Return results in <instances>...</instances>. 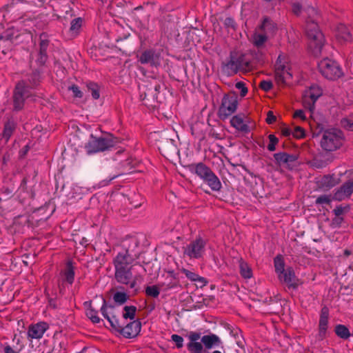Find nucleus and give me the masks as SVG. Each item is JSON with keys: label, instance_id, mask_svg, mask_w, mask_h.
Returning a JSON list of instances; mask_svg holds the SVG:
<instances>
[{"label": "nucleus", "instance_id": "f257e3e1", "mask_svg": "<svg viewBox=\"0 0 353 353\" xmlns=\"http://www.w3.org/2000/svg\"><path fill=\"white\" fill-rule=\"evenodd\" d=\"M292 11L295 14H300L303 11L306 12L310 18L306 21L305 33L308 40V48L314 56H319L321 53L322 48L325 43V38L319 30L317 23L312 19L318 14L317 11L310 6H305L302 10V4L294 2L292 4Z\"/></svg>", "mask_w": 353, "mask_h": 353}, {"label": "nucleus", "instance_id": "f03ea898", "mask_svg": "<svg viewBox=\"0 0 353 353\" xmlns=\"http://www.w3.org/2000/svg\"><path fill=\"white\" fill-rule=\"evenodd\" d=\"M343 142L344 135L341 130L328 129L323 132L320 143L324 150L334 152L341 148Z\"/></svg>", "mask_w": 353, "mask_h": 353}, {"label": "nucleus", "instance_id": "7ed1b4c3", "mask_svg": "<svg viewBox=\"0 0 353 353\" xmlns=\"http://www.w3.org/2000/svg\"><path fill=\"white\" fill-rule=\"evenodd\" d=\"M192 171L203 180L213 191H219L222 187L219 179L211 169L203 163L192 165Z\"/></svg>", "mask_w": 353, "mask_h": 353}, {"label": "nucleus", "instance_id": "20e7f679", "mask_svg": "<svg viewBox=\"0 0 353 353\" xmlns=\"http://www.w3.org/2000/svg\"><path fill=\"white\" fill-rule=\"evenodd\" d=\"M292 77L290 72V61L284 54H280L275 64V80L279 85L288 83V80Z\"/></svg>", "mask_w": 353, "mask_h": 353}, {"label": "nucleus", "instance_id": "39448f33", "mask_svg": "<svg viewBox=\"0 0 353 353\" xmlns=\"http://www.w3.org/2000/svg\"><path fill=\"white\" fill-rule=\"evenodd\" d=\"M319 70L326 79L335 80L343 75L340 65L334 60L325 58L318 63Z\"/></svg>", "mask_w": 353, "mask_h": 353}, {"label": "nucleus", "instance_id": "423d86ee", "mask_svg": "<svg viewBox=\"0 0 353 353\" xmlns=\"http://www.w3.org/2000/svg\"><path fill=\"white\" fill-rule=\"evenodd\" d=\"M238 107L237 96L234 92L224 95L219 109V117L225 119L234 113Z\"/></svg>", "mask_w": 353, "mask_h": 353}, {"label": "nucleus", "instance_id": "0eeeda50", "mask_svg": "<svg viewBox=\"0 0 353 353\" xmlns=\"http://www.w3.org/2000/svg\"><path fill=\"white\" fill-rule=\"evenodd\" d=\"M115 143L116 141L112 138H96L92 136L85 148L88 154H92L108 150Z\"/></svg>", "mask_w": 353, "mask_h": 353}, {"label": "nucleus", "instance_id": "6e6552de", "mask_svg": "<svg viewBox=\"0 0 353 353\" xmlns=\"http://www.w3.org/2000/svg\"><path fill=\"white\" fill-rule=\"evenodd\" d=\"M249 66V61L245 60V56L236 52L231 53L230 61L225 63V68L230 74H235L239 70H246Z\"/></svg>", "mask_w": 353, "mask_h": 353}, {"label": "nucleus", "instance_id": "1a4fd4ad", "mask_svg": "<svg viewBox=\"0 0 353 353\" xmlns=\"http://www.w3.org/2000/svg\"><path fill=\"white\" fill-rule=\"evenodd\" d=\"M321 94L322 90L319 85H312L308 90H305L303 94V104L304 107L310 112H312L314 109L316 101Z\"/></svg>", "mask_w": 353, "mask_h": 353}, {"label": "nucleus", "instance_id": "9d476101", "mask_svg": "<svg viewBox=\"0 0 353 353\" xmlns=\"http://www.w3.org/2000/svg\"><path fill=\"white\" fill-rule=\"evenodd\" d=\"M205 241L201 239L190 243L184 248V254L190 259L201 258L205 251Z\"/></svg>", "mask_w": 353, "mask_h": 353}, {"label": "nucleus", "instance_id": "9b49d317", "mask_svg": "<svg viewBox=\"0 0 353 353\" xmlns=\"http://www.w3.org/2000/svg\"><path fill=\"white\" fill-rule=\"evenodd\" d=\"M134 258L130 251L126 250L119 252L114 258L113 263L115 270H121V269L132 268V263Z\"/></svg>", "mask_w": 353, "mask_h": 353}, {"label": "nucleus", "instance_id": "f8f14e48", "mask_svg": "<svg viewBox=\"0 0 353 353\" xmlns=\"http://www.w3.org/2000/svg\"><path fill=\"white\" fill-rule=\"evenodd\" d=\"M28 87L23 81L19 82L15 88L13 96L14 107L21 110L23 106L24 100L28 97Z\"/></svg>", "mask_w": 353, "mask_h": 353}, {"label": "nucleus", "instance_id": "ddd939ff", "mask_svg": "<svg viewBox=\"0 0 353 353\" xmlns=\"http://www.w3.org/2000/svg\"><path fill=\"white\" fill-rule=\"evenodd\" d=\"M274 26L268 19H265L261 26V29L264 31V34L255 33L252 37V41L255 46L260 48L263 46L268 38V34Z\"/></svg>", "mask_w": 353, "mask_h": 353}, {"label": "nucleus", "instance_id": "4468645a", "mask_svg": "<svg viewBox=\"0 0 353 353\" xmlns=\"http://www.w3.org/2000/svg\"><path fill=\"white\" fill-rule=\"evenodd\" d=\"M49 329V325L44 321H40L29 325L28 329V337L31 339H40L44 333Z\"/></svg>", "mask_w": 353, "mask_h": 353}, {"label": "nucleus", "instance_id": "2eb2a0df", "mask_svg": "<svg viewBox=\"0 0 353 353\" xmlns=\"http://www.w3.org/2000/svg\"><path fill=\"white\" fill-rule=\"evenodd\" d=\"M131 270L132 268H125L121 270H115V279L119 283L129 285L131 288H134L136 286L137 282L132 276Z\"/></svg>", "mask_w": 353, "mask_h": 353}, {"label": "nucleus", "instance_id": "dca6fc26", "mask_svg": "<svg viewBox=\"0 0 353 353\" xmlns=\"http://www.w3.org/2000/svg\"><path fill=\"white\" fill-rule=\"evenodd\" d=\"M278 277L281 282L285 283L290 288L296 289L300 284L293 269L291 268H288L283 273L279 274Z\"/></svg>", "mask_w": 353, "mask_h": 353}, {"label": "nucleus", "instance_id": "f3484780", "mask_svg": "<svg viewBox=\"0 0 353 353\" xmlns=\"http://www.w3.org/2000/svg\"><path fill=\"white\" fill-rule=\"evenodd\" d=\"M189 343L187 344L188 350L192 353H201L203 351L201 333L196 332H190L188 335Z\"/></svg>", "mask_w": 353, "mask_h": 353}, {"label": "nucleus", "instance_id": "a211bd4d", "mask_svg": "<svg viewBox=\"0 0 353 353\" xmlns=\"http://www.w3.org/2000/svg\"><path fill=\"white\" fill-rule=\"evenodd\" d=\"M329 309L323 307L321 309L319 323V338L323 339L327 335L328 329Z\"/></svg>", "mask_w": 353, "mask_h": 353}, {"label": "nucleus", "instance_id": "6ab92c4d", "mask_svg": "<svg viewBox=\"0 0 353 353\" xmlns=\"http://www.w3.org/2000/svg\"><path fill=\"white\" fill-rule=\"evenodd\" d=\"M141 330V323L139 321H133L125 326H122L120 333L125 338H133L138 335Z\"/></svg>", "mask_w": 353, "mask_h": 353}, {"label": "nucleus", "instance_id": "aec40b11", "mask_svg": "<svg viewBox=\"0 0 353 353\" xmlns=\"http://www.w3.org/2000/svg\"><path fill=\"white\" fill-rule=\"evenodd\" d=\"M102 315L109 321L110 325L117 331L120 332L123 323H121L117 317L112 312H108L105 301L103 300V305L101 307Z\"/></svg>", "mask_w": 353, "mask_h": 353}, {"label": "nucleus", "instance_id": "412c9836", "mask_svg": "<svg viewBox=\"0 0 353 353\" xmlns=\"http://www.w3.org/2000/svg\"><path fill=\"white\" fill-rule=\"evenodd\" d=\"M334 36L336 41L341 45L350 41L352 39L348 28L343 24L337 26Z\"/></svg>", "mask_w": 353, "mask_h": 353}, {"label": "nucleus", "instance_id": "4be33fe9", "mask_svg": "<svg viewBox=\"0 0 353 353\" xmlns=\"http://www.w3.org/2000/svg\"><path fill=\"white\" fill-rule=\"evenodd\" d=\"M139 61L141 63H150L152 65L160 64L159 56L152 50L143 52L139 57Z\"/></svg>", "mask_w": 353, "mask_h": 353}, {"label": "nucleus", "instance_id": "5701e85b", "mask_svg": "<svg viewBox=\"0 0 353 353\" xmlns=\"http://www.w3.org/2000/svg\"><path fill=\"white\" fill-rule=\"evenodd\" d=\"M353 193V180L346 182L340 190L335 193V199L339 201L349 197Z\"/></svg>", "mask_w": 353, "mask_h": 353}, {"label": "nucleus", "instance_id": "b1692460", "mask_svg": "<svg viewBox=\"0 0 353 353\" xmlns=\"http://www.w3.org/2000/svg\"><path fill=\"white\" fill-rule=\"evenodd\" d=\"M231 125L239 131L248 132L249 127L244 119V116L242 114H237L234 116L230 120Z\"/></svg>", "mask_w": 353, "mask_h": 353}, {"label": "nucleus", "instance_id": "393cba45", "mask_svg": "<svg viewBox=\"0 0 353 353\" xmlns=\"http://www.w3.org/2000/svg\"><path fill=\"white\" fill-rule=\"evenodd\" d=\"M274 157L278 163L286 165L287 167H290L291 164L294 163L296 160L295 156L285 152L276 153Z\"/></svg>", "mask_w": 353, "mask_h": 353}, {"label": "nucleus", "instance_id": "a878e982", "mask_svg": "<svg viewBox=\"0 0 353 353\" xmlns=\"http://www.w3.org/2000/svg\"><path fill=\"white\" fill-rule=\"evenodd\" d=\"M201 341L207 349H210L221 344L219 337L215 334L205 335L201 337Z\"/></svg>", "mask_w": 353, "mask_h": 353}, {"label": "nucleus", "instance_id": "bb28decb", "mask_svg": "<svg viewBox=\"0 0 353 353\" xmlns=\"http://www.w3.org/2000/svg\"><path fill=\"white\" fill-rule=\"evenodd\" d=\"M63 280L69 284H72L74 280V270L72 262L68 261L65 269L61 273Z\"/></svg>", "mask_w": 353, "mask_h": 353}, {"label": "nucleus", "instance_id": "cd10ccee", "mask_svg": "<svg viewBox=\"0 0 353 353\" xmlns=\"http://www.w3.org/2000/svg\"><path fill=\"white\" fill-rule=\"evenodd\" d=\"M16 123L13 121H8L5 123L2 132V139L7 143L16 129Z\"/></svg>", "mask_w": 353, "mask_h": 353}, {"label": "nucleus", "instance_id": "c85d7f7f", "mask_svg": "<svg viewBox=\"0 0 353 353\" xmlns=\"http://www.w3.org/2000/svg\"><path fill=\"white\" fill-rule=\"evenodd\" d=\"M181 271L190 281L199 282L201 286L206 285L207 281L204 277L200 276L199 274L186 269H183Z\"/></svg>", "mask_w": 353, "mask_h": 353}, {"label": "nucleus", "instance_id": "c756f323", "mask_svg": "<svg viewBox=\"0 0 353 353\" xmlns=\"http://www.w3.org/2000/svg\"><path fill=\"white\" fill-rule=\"evenodd\" d=\"M239 268L240 274L244 279H250L252 276V269L245 261L240 262Z\"/></svg>", "mask_w": 353, "mask_h": 353}, {"label": "nucleus", "instance_id": "7c9ffc66", "mask_svg": "<svg viewBox=\"0 0 353 353\" xmlns=\"http://www.w3.org/2000/svg\"><path fill=\"white\" fill-rule=\"evenodd\" d=\"M274 265L275 271L278 275L283 273L286 269H285V262L283 258L281 255L276 256L274 259Z\"/></svg>", "mask_w": 353, "mask_h": 353}, {"label": "nucleus", "instance_id": "2f4dec72", "mask_svg": "<svg viewBox=\"0 0 353 353\" xmlns=\"http://www.w3.org/2000/svg\"><path fill=\"white\" fill-rule=\"evenodd\" d=\"M335 333L338 336L343 339H346L350 336L349 330L343 325H337L335 327Z\"/></svg>", "mask_w": 353, "mask_h": 353}, {"label": "nucleus", "instance_id": "473e14b6", "mask_svg": "<svg viewBox=\"0 0 353 353\" xmlns=\"http://www.w3.org/2000/svg\"><path fill=\"white\" fill-rule=\"evenodd\" d=\"M82 26V19L80 17L76 18L71 21L70 30L74 35H77Z\"/></svg>", "mask_w": 353, "mask_h": 353}, {"label": "nucleus", "instance_id": "72a5a7b5", "mask_svg": "<svg viewBox=\"0 0 353 353\" xmlns=\"http://www.w3.org/2000/svg\"><path fill=\"white\" fill-rule=\"evenodd\" d=\"M336 183V180L332 176H325L321 180V185L326 189L334 187Z\"/></svg>", "mask_w": 353, "mask_h": 353}, {"label": "nucleus", "instance_id": "f704fd0d", "mask_svg": "<svg viewBox=\"0 0 353 353\" xmlns=\"http://www.w3.org/2000/svg\"><path fill=\"white\" fill-rule=\"evenodd\" d=\"M136 312V307L134 306H125L124 307V312L123 318L125 319H130L131 320L134 319Z\"/></svg>", "mask_w": 353, "mask_h": 353}, {"label": "nucleus", "instance_id": "c9c22d12", "mask_svg": "<svg viewBox=\"0 0 353 353\" xmlns=\"http://www.w3.org/2000/svg\"><path fill=\"white\" fill-rule=\"evenodd\" d=\"M86 316L94 323H98L100 322V318L98 316L97 312L92 308H88L86 310Z\"/></svg>", "mask_w": 353, "mask_h": 353}, {"label": "nucleus", "instance_id": "e433bc0d", "mask_svg": "<svg viewBox=\"0 0 353 353\" xmlns=\"http://www.w3.org/2000/svg\"><path fill=\"white\" fill-rule=\"evenodd\" d=\"M145 293L149 296L157 298L160 294V290L157 285H151L146 288Z\"/></svg>", "mask_w": 353, "mask_h": 353}, {"label": "nucleus", "instance_id": "4c0bfd02", "mask_svg": "<svg viewBox=\"0 0 353 353\" xmlns=\"http://www.w3.org/2000/svg\"><path fill=\"white\" fill-rule=\"evenodd\" d=\"M113 299L114 302L121 305L128 299V296L125 292H117L114 294Z\"/></svg>", "mask_w": 353, "mask_h": 353}, {"label": "nucleus", "instance_id": "58836bf2", "mask_svg": "<svg viewBox=\"0 0 353 353\" xmlns=\"http://www.w3.org/2000/svg\"><path fill=\"white\" fill-rule=\"evenodd\" d=\"M341 126L350 131H353V119L351 118H343L341 121Z\"/></svg>", "mask_w": 353, "mask_h": 353}, {"label": "nucleus", "instance_id": "ea45409f", "mask_svg": "<svg viewBox=\"0 0 353 353\" xmlns=\"http://www.w3.org/2000/svg\"><path fill=\"white\" fill-rule=\"evenodd\" d=\"M270 143L268 145V150L272 152L276 149V145L278 143V139L274 134L269 135Z\"/></svg>", "mask_w": 353, "mask_h": 353}, {"label": "nucleus", "instance_id": "a19ab883", "mask_svg": "<svg viewBox=\"0 0 353 353\" xmlns=\"http://www.w3.org/2000/svg\"><path fill=\"white\" fill-rule=\"evenodd\" d=\"M88 88L91 91L92 97L93 99H98L100 97L98 85L94 83H90Z\"/></svg>", "mask_w": 353, "mask_h": 353}, {"label": "nucleus", "instance_id": "79ce46f5", "mask_svg": "<svg viewBox=\"0 0 353 353\" xmlns=\"http://www.w3.org/2000/svg\"><path fill=\"white\" fill-rule=\"evenodd\" d=\"M235 87L236 89L241 91V96L242 97H245L248 93V88H246L245 83L242 81L237 82L235 84Z\"/></svg>", "mask_w": 353, "mask_h": 353}, {"label": "nucleus", "instance_id": "37998d69", "mask_svg": "<svg viewBox=\"0 0 353 353\" xmlns=\"http://www.w3.org/2000/svg\"><path fill=\"white\" fill-rule=\"evenodd\" d=\"M292 135L297 139H301L305 136L304 130L301 127H296L292 131Z\"/></svg>", "mask_w": 353, "mask_h": 353}, {"label": "nucleus", "instance_id": "c03bdc74", "mask_svg": "<svg viewBox=\"0 0 353 353\" xmlns=\"http://www.w3.org/2000/svg\"><path fill=\"white\" fill-rule=\"evenodd\" d=\"M172 340L176 343V345L178 348H181L183 345V339L182 336L178 335V334H172Z\"/></svg>", "mask_w": 353, "mask_h": 353}, {"label": "nucleus", "instance_id": "a18cd8bd", "mask_svg": "<svg viewBox=\"0 0 353 353\" xmlns=\"http://www.w3.org/2000/svg\"><path fill=\"white\" fill-rule=\"evenodd\" d=\"M331 201V196L330 195H322L318 197L316 203L318 204H329Z\"/></svg>", "mask_w": 353, "mask_h": 353}, {"label": "nucleus", "instance_id": "49530a36", "mask_svg": "<svg viewBox=\"0 0 353 353\" xmlns=\"http://www.w3.org/2000/svg\"><path fill=\"white\" fill-rule=\"evenodd\" d=\"M69 90L72 92L73 96L77 98H81L83 96L82 92L80 90L77 85H73L69 88Z\"/></svg>", "mask_w": 353, "mask_h": 353}, {"label": "nucleus", "instance_id": "de8ad7c7", "mask_svg": "<svg viewBox=\"0 0 353 353\" xmlns=\"http://www.w3.org/2000/svg\"><path fill=\"white\" fill-rule=\"evenodd\" d=\"M272 87V83L270 81H262L260 83V88L264 91H269Z\"/></svg>", "mask_w": 353, "mask_h": 353}, {"label": "nucleus", "instance_id": "09e8293b", "mask_svg": "<svg viewBox=\"0 0 353 353\" xmlns=\"http://www.w3.org/2000/svg\"><path fill=\"white\" fill-rule=\"evenodd\" d=\"M294 118L300 119L302 121L306 119V117L304 114V112L302 110H297L294 113Z\"/></svg>", "mask_w": 353, "mask_h": 353}, {"label": "nucleus", "instance_id": "8fccbe9b", "mask_svg": "<svg viewBox=\"0 0 353 353\" xmlns=\"http://www.w3.org/2000/svg\"><path fill=\"white\" fill-rule=\"evenodd\" d=\"M276 121V117L273 114L272 112L269 111L267 115L266 121L268 123H272Z\"/></svg>", "mask_w": 353, "mask_h": 353}, {"label": "nucleus", "instance_id": "3c124183", "mask_svg": "<svg viewBox=\"0 0 353 353\" xmlns=\"http://www.w3.org/2000/svg\"><path fill=\"white\" fill-rule=\"evenodd\" d=\"M281 132L282 134L285 137L290 136L291 134H292V131L291 130V129L288 128H283Z\"/></svg>", "mask_w": 353, "mask_h": 353}, {"label": "nucleus", "instance_id": "603ef678", "mask_svg": "<svg viewBox=\"0 0 353 353\" xmlns=\"http://www.w3.org/2000/svg\"><path fill=\"white\" fill-rule=\"evenodd\" d=\"M4 352L5 353H18L15 350H14V349L9 345H7L4 347Z\"/></svg>", "mask_w": 353, "mask_h": 353}, {"label": "nucleus", "instance_id": "864d4df0", "mask_svg": "<svg viewBox=\"0 0 353 353\" xmlns=\"http://www.w3.org/2000/svg\"><path fill=\"white\" fill-rule=\"evenodd\" d=\"M334 212L336 216H339L343 214V208L342 207H337L334 210Z\"/></svg>", "mask_w": 353, "mask_h": 353}, {"label": "nucleus", "instance_id": "5fc2aeb1", "mask_svg": "<svg viewBox=\"0 0 353 353\" xmlns=\"http://www.w3.org/2000/svg\"><path fill=\"white\" fill-rule=\"evenodd\" d=\"M312 165H313L314 167L317 168H322V167L324 166V165L323 163H319L317 159H315Z\"/></svg>", "mask_w": 353, "mask_h": 353}, {"label": "nucleus", "instance_id": "6e6d98bb", "mask_svg": "<svg viewBox=\"0 0 353 353\" xmlns=\"http://www.w3.org/2000/svg\"><path fill=\"white\" fill-rule=\"evenodd\" d=\"M226 21H228V24H232L233 23V21L230 18L227 19Z\"/></svg>", "mask_w": 353, "mask_h": 353}, {"label": "nucleus", "instance_id": "4d7b16f0", "mask_svg": "<svg viewBox=\"0 0 353 353\" xmlns=\"http://www.w3.org/2000/svg\"><path fill=\"white\" fill-rule=\"evenodd\" d=\"M345 254L346 255H350V251H348V250H345Z\"/></svg>", "mask_w": 353, "mask_h": 353}, {"label": "nucleus", "instance_id": "13d9d810", "mask_svg": "<svg viewBox=\"0 0 353 353\" xmlns=\"http://www.w3.org/2000/svg\"><path fill=\"white\" fill-rule=\"evenodd\" d=\"M212 353H221V352L219 350H215Z\"/></svg>", "mask_w": 353, "mask_h": 353}, {"label": "nucleus", "instance_id": "bf43d9fd", "mask_svg": "<svg viewBox=\"0 0 353 353\" xmlns=\"http://www.w3.org/2000/svg\"><path fill=\"white\" fill-rule=\"evenodd\" d=\"M132 243H133V244H134V245H137V243H136L135 241H132Z\"/></svg>", "mask_w": 353, "mask_h": 353}]
</instances>
